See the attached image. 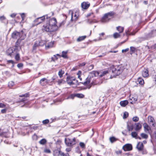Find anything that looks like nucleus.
Instances as JSON below:
<instances>
[{"instance_id":"obj_54","label":"nucleus","mask_w":156,"mask_h":156,"mask_svg":"<svg viewBox=\"0 0 156 156\" xmlns=\"http://www.w3.org/2000/svg\"><path fill=\"white\" fill-rule=\"evenodd\" d=\"M49 122V120L48 119H46L45 120H44L42 121V123L44 124H47Z\"/></svg>"},{"instance_id":"obj_46","label":"nucleus","mask_w":156,"mask_h":156,"mask_svg":"<svg viewBox=\"0 0 156 156\" xmlns=\"http://www.w3.org/2000/svg\"><path fill=\"white\" fill-rule=\"evenodd\" d=\"M15 53L16 54V55L15 56V59L16 60L18 61L20 59V55L19 53H17V52Z\"/></svg>"},{"instance_id":"obj_58","label":"nucleus","mask_w":156,"mask_h":156,"mask_svg":"<svg viewBox=\"0 0 156 156\" xmlns=\"http://www.w3.org/2000/svg\"><path fill=\"white\" fill-rule=\"evenodd\" d=\"M0 136L6 137V133L4 132H2L0 133Z\"/></svg>"},{"instance_id":"obj_38","label":"nucleus","mask_w":156,"mask_h":156,"mask_svg":"<svg viewBox=\"0 0 156 156\" xmlns=\"http://www.w3.org/2000/svg\"><path fill=\"white\" fill-rule=\"evenodd\" d=\"M64 73V71L62 69L60 70L58 73V75L60 78H62L63 76V75Z\"/></svg>"},{"instance_id":"obj_60","label":"nucleus","mask_w":156,"mask_h":156,"mask_svg":"<svg viewBox=\"0 0 156 156\" xmlns=\"http://www.w3.org/2000/svg\"><path fill=\"white\" fill-rule=\"evenodd\" d=\"M21 17L22 19V20H23L25 19V16L24 13H22L20 14Z\"/></svg>"},{"instance_id":"obj_53","label":"nucleus","mask_w":156,"mask_h":156,"mask_svg":"<svg viewBox=\"0 0 156 156\" xmlns=\"http://www.w3.org/2000/svg\"><path fill=\"white\" fill-rule=\"evenodd\" d=\"M4 108V109L1 110V112L2 113H6V111L7 110V109L8 108Z\"/></svg>"},{"instance_id":"obj_24","label":"nucleus","mask_w":156,"mask_h":156,"mask_svg":"<svg viewBox=\"0 0 156 156\" xmlns=\"http://www.w3.org/2000/svg\"><path fill=\"white\" fill-rule=\"evenodd\" d=\"M54 44V41H51L47 44V45H45V47L46 49H48L52 48L53 47Z\"/></svg>"},{"instance_id":"obj_4","label":"nucleus","mask_w":156,"mask_h":156,"mask_svg":"<svg viewBox=\"0 0 156 156\" xmlns=\"http://www.w3.org/2000/svg\"><path fill=\"white\" fill-rule=\"evenodd\" d=\"M100 73L98 72L97 71H92L90 72L89 74L90 77H88L86 79V81L83 83H82V84H83L84 85H86L90 83L91 80L90 77H94L96 76H99V75Z\"/></svg>"},{"instance_id":"obj_2","label":"nucleus","mask_w":156,"mask_h":156,"mask_svg":"<svg viewBox=\"0 0 156 156\" xmlns=\"http://www.w3.org/2000/svg\"><path fill=\"white\" fill-rule=\"evenodd\" d=\"M11 36L12 38L18 39L16 43V45H18L19 44V39H20V40H23L26 37V35L23 31L22 30L20 32L16 31H14L12 34Z\"/></svg>"},{"instance_id":"obj_27","label":"nucleus","mask_w":156,"mask_h":156,"mask_svg":"<svg viewBox=\"0 0 156 156\" xmlns=\"http://www.w3.org/2000/svg\"><path fill=\"white\" fill-rule=\"evenodd\" d=\"M128 103V102L127 100L121 101L120 102V105L122 107L126 106Z\"/></svg>"},{"instance_id":"obj_59","label":"nucleus","mask_w":156,"mask_h":156,"mask_svg":"<svg viewBox=\"0 0 156 156\" xmlns=\"http://www.w3.org/2000/svg\"><path fill=\"white\" fill-rule=\"evenodd\" d=\"M130 49L132 53L134 52L135 50V48L133 47H130Z\"/></svg>"},{"instance_id":"obj_48","label":"nucleus","mask_w":156,"mask_h":156,"mask_svg":"<svg viewBox=\"0 0 156 156\" xmlns=\"http://www.w3.org/2000/svg\"><path fill=\"white\" fill-rule=\"evenodd\" d=\"M79 145L82 148H85V144H84V143L80 142L79 143Z\"/></svg>"},{"instance_id":"obj_21","label":"nucleus","mask_w":156,"mask_h":156,"mask_svg":"<svg viewBox=\"0 0 156 156\" xmlns=\"http://www.w3.org/2000/svg\"><path fill=\"white\" fill-rule=\"evenodd\" d=\"M143 143L142 142H139L137 145V148L139 151H141L143 148Z\"/></svg>"},{"instance_id":"obj_47","label":"nucleus","mask_w":156,"mask_h":156,"mask_svg":"<svg viewBox=\"0 0 156 156\" xmlns=\"http://www.w3.org/2000/svg\"><path fill=\"white\" fill-rule=\"evenodd\" d=\"M127 128L129 131H131L133 130L134 127H133V125H131L130 126H129L128 125Z\"/></svg>"},{"instance_id":"obj_64","label":"nucleus","mask_w":156,"mask_h":156,"mask_svg":"<svg viewBox=\"0 0 156 156\" xmlns=\"http://www.w3.org/2000/svg\"><path fill=\"white\" fill-rule=\"evenodd\" d=\"M94 66L93 65H90L88 67V69L91 70L93 69L94 68Z\"/></svg>"},{"instance_id":"obj_36","label":"nucleus","mask_w":156,"mask_h":156,"mask_svg":"<svg viewBox=\"0 0 156 156\" xmlns=\"http://www.w3.org/2000/svg\"><path fill=\"white\" fill-rule=\"evenodd\" d=\"M47 140L45 139H43L39 141V143L43 145L47 143Z\"/></svg>"},{"instance_id":"obj_37","label":"nucleus","mask_w":156,"mask_h":156,"mask_svg":"<svg viewBox=\"0 0 156 156\" xmlns=\"http://www.w3.org/2000/svg\"><path fill=\"white\" fill-rule=\"evenodd\" d=\"M59 56L60 57H61V55H60L59 54H57L56 55H54V56L55 58V59L54 58V57H52L51 58V61L55 62L56 60H57L58 59V58L56 56Z\"/></svg>"},{"instance_id":"obj_7","label":"nucleus","mask_w":156,"mask_h":156,"mask_svg":"<svg viewBox=\"0 0 156 156\" xmlns=\"http://www.w3.org/2000/svg\"><path fill=\"white\" fill-rule=\"evenodd\" d=\"M47 20V21H48V19ZM51 27H54L55 28V31H56L58 28V26L56 25V20L55 18H51L48 20V22L47 23Z\"/></svg>"},{"instance_id":"obj_28","label":"nucleus","mask_w":156,"mask_h":156,"mask_svg":"<svg viewBox=\"0 0 156 156\" xmlns=\"http://www.w3.org/2000/svg\"><path fill=\"white\" fill-rule=\"evenodd\" d=\"M36 42L37 44L39 46H42L44 45L45 43V41L43 40H41L40 41H36Z\"/></svg>"},{"instance_id":"obj_15","label":"nucleus","mask_w":156,"mask_h":156,"mask_svg":"<svg viewBox=\"0 0 156 156\" xmlns=\"http://www.w3.org/2000/svg\"><path fill=\"white\" fill-rule=\"evenodd\" d=\"M62 152L61 151L59 148L55 149L53 151V155L54 156H59L61 155V153Z\"/></svg>"},{"instance_id":"obj_19","label":"nucleus","mask_w":156,"mask_h":156,"mask_svg":"<svg viewBox=\"0 0 156 156\" xmlns=\"http://www.w3.org/2000/svg\"><path fill=\"white\" fill-rule=\"evenodd\" d=\"M143 125L145 131L146 132H149L151 129L150 126L146 123H144Z\"/></svg>"},{"instance_id":"obj_5","label":"nucleus","mask_w":156,"mask_h":156,"mask_svg":"<svg viewBox=\"0 0 156 156\" xmlns=\"http://www.w3.org/2000/svg\"><path fill=\"white\" fill-rule=\"evenodd\" d=\"M50 17L48 16V15H44L41 17H38L34 21V25H37L42 23L45 20H48L49 18Z\"/></svg>"},{"instance_id":"obj_13","label":"nucleus","mask_w":156,"mask_h":156,"mask_svg":"<svg viewBox=\"0 0 156 156\" xmlns=\"http://www.w3.org/2000/svg\"><path fill=\"white\" fill-rule=\"evenodd\" d=\"M75 79V78L73 76H69L66 78V82L70 86L72 85L73 81Z\"/></svg>"},{"instance_id":"obj_11","label":"nucleus","mask_w":156,"mask_h":156,"mask_svg":"<svg viewBox=\"0 0 156 156\" xmlns=\"http://www.w3.org/2000/svg\"><path fill=\"white\" fill-rule=\"evenodd\" d=\"M122 148L125 151H130L132 149V146L131 144H128L124 145Z\"/></svg>"},{"instance_id":"obj_56","label":"nucleus","mask_w":156,"mask_h":156,"mask_svg":"<svg viewBox=\"0 0 156 156\" xmlns=\"http://www.w3.org/2000/svg\"><path fill=\"white\" fill-rule=\"evenodd\" d=\"M96 84V83H94V82H92L91 83H90V85H89V86L87 87V88H88V89H90V88L91 87V86H92V85H95V84Z\"/></svg>"},{"instance_id":"obj_43","label":"nucleus","mask_w":156,"mask_h":156,"mask_svg":"<svg viewBox=\"0 0 156 156\" xmlns=\"http://www.w3.org/2000/svg\"><path fill=\"white\" fill-rule=\"evenodd\" d=\"M108 71L107 70H105L101 74L100 73L99 75V76L100 77H102L108 73Z\"/></svg>"},{"instance_id":"obj_57","label":"nucleus","mask_w":156,"mask_h":156,"mask_svg":"<svg viewBox=\"0 0 156 156\" xmlns=\"http://www.w3.org/2000/svg\"><path fill=\"white\" fill-rule=\"evenodd\" d=\"M32 138H33V139L34 140H37V136L36 134H34Z\"/></svg>"},{"instance_id":"obj_45","label":"nucleus","mask_w":156,"mask_h":156,"mask_svg":"<svg viewBox=\"0 0 156 156\" xmlns=\"http://www.w3.org/2000/svg\"><path fill=\"white\" fill-rule=\"evenodd\" d=\"M110 140L112 143H113L116 141L117 140V139L114 137H112L110 138Z\"/></svg>"},{"instance_id":"obj_25","label":"nucleus","mask_w":156,"mask_h":156,"mask_svg":"<svg viewBox=\"0 0 156 156\" xmlns=\"http://www.w3.org/2000/svg\"><path fill=\"white\" fill-rule=\"evenodd\" d=\"M68 52V51H63L62 52V55H61V57H63L64 58H68L67 54Z\"/></svg>"},{"instance_id":"obj_26","label":"nucleus","mask_w":156,"mask_h":156,"mask_svg":"<svg viewBox=\"0 0 156 156\" xmlns=\"http://www.w3.org/2000/svg\"><path fill=\"white\" fill-rule=\"evenodd\" d=\"M79 85L78 80H76L75 78V79L73 81L72 85L73 87H77V85Z\"/></svg>"},{"instance_id":"obj_12","label":"nucleus","mask_w":156,"mask_h":156,"mask_svg":"<svg viewBox=\"0 0 156 156\" xmlns=\"http://www.w3.org/2000/svg\"><path fill=\"white\" fill-rule=\"evenodd\" d=\"M148 123L154 127L155 122L154 118L151 116H149L148 117Z\"/></svg>"},{"instance_id":"obj_18","label":"nucleus","mask_w":156,"mask_h":156,"mask_svg":"<svg viewBox=\"0 0 156 156\" xmlns=\"http://www.w3.org/2000/svg\"><path fill=\"white\" fill-rule=\"evenodd\" d=\"M134 126L135 127H134V129L136 131L139 130L142 127L141 124L139 122L135 123L134 124Z\"/></svg>"},{"instance_id":"obj_23","label":"nucleus","mask_w":156,"mask_h":156,"mask_svg":"<svg viewBox=\"0 0 156 156\" xmlns=\"http://www.w3.org/2000/svg\"><path fill=\"white\" fill-rule=\"evenodd\" d=\"M38 47L39 46L35 42L33 46L32 52L34 53H36V50Z\"/></svg>"},{"instance_id":"obj_20","label":"nucleus","mask_w":156,"mask_h":156,"mask_svg":"<svg viewBox=\"0 0 156 156\" xmlns=\"http://www.w3.org/2000/svg\"><path fill=\"white\" fill-rule=\"evenodd\" d=\"M142 76L144 77H147L149 75L148 71L147 69H144L142 71Z\"/></svg>"},{"instance_id":"obj_33","label":"nucleus","mask_w":156,"mask_h":156,"mask_svg":"<svg viewBox=\"0 0 156 156\" xmlns=\"http://www.w3.org/2000/svg\"><path fill=\"white\" fill-rule=\"evenodd\" d=\"M0 108H9V106L7 104L0 103Z\"/></svg>"},{"instance_id":"obj_40","label":"nucleus","mask_w":156,"mask_h":156,"mask_svg":"<svg viewBox=\"0 0 156 156\" xmlns=\"http://www.w3.org/2000/svg\"><path fill=\"white\" fill-rule=\"evenodd\" d=\"M137 99V96H135L134 97H133L131 98L130 99V100H133L132 102H131V103L132 104H133L134 102L136 101Z\"/></svg>"},{"instance_id":"obj_14","label":"nucleus","mask_w":156,"mask_h":156,"mask_svg":"<svg viewBox=\"0 0 156 156\" xmlns=\"http://www.w3.org/2000/svg\"><path fill=\"white\" fill-rule=\"evenodd\" d=\"M90 5V4L88 2H83L81 4V7L83 9H87Z\"/></svg>"},{"instance_id":"obj_22","label":"nucleus","mask_w":156,"mask_h":156,"mask_svg":"<svg viewBox=\"0 0 156 156\" xmlns=\"http://www.w3.org/2000/svg\"><path fill=\"white\" fill-rule=\"evenodd\" d=\"M29 96V93H27L22 95H20V97H24V98H23L21 100H20L21 101L24 102L27 100L26 97H28Z\"/></svg>"},{"instance_id":"obj_31","label":"nucleus","mask_w":156,"mask_h":156,"mask_svg":"<svg viewBox=\"0 0 156 156\" xmlns=\"http://www.w3.org/2000/svg\"><path fill=\"white\" fill-rule=\"evenodd\" d=\"M131 136L135 138L136 139H141V138L139 136H137V133L135 132H132L131 133Z\"/></svg>"},{"instance_id":"obj_42","label":"nucleus","mask_w":156,"mask_h":156,"mask_svg":"<svg viewBox=\"0 0 156 156\" xmlns=\"http://www.w3.org/2000/svg\"><path fill=\"white\" fill-rule=\"evenodd\" d=\"M76 96L78 98H83L84 97V95L82 94L78 93L76 94Z\"/></svg>"},{"instance_id":"obj_29","label":"nucleus","mask_w":156,"mask_h":156,"mask_svg":"<svg viewBox=\"0 0 156 156\" xmlns=\"http://www.w3.org/2000/svg\"><path fill=\"white\" fill-rule=\"evenodd\" d=\"M6 17L4 16H0V21L4 23H6Z\"/></svg>"},{"instance_id":"obj_16","label":"nucleus","mask_w":156,"mask_h":156,"mask_svg":"<svg viewBox=\"0 0 156 156\" xmlns=\"http://www.w3.org/2000/svg\"><path fill=\"white\" fill-rule=\"evenodd\" d=\"M155 35H156V30H153L148 34L147 36V38H150L152 37H154Z\"/></svg>"},{"instance_id":"obj_49","label":"nucleus","mask_w":156,"mask_h":156,"mask_svg":"<svg viewBox=\"0 0 156 156\" xmlns=\"http://www.w3.org/2000/svg\"><path fill=\"white\" fill-rule=\"evenodd\" d=\"M141 136L144 138L147 139L148 137V136L146 134L144 133H142L141 134Z\"/></svg>"},{"instance_id":"obj_39","label":"nucleus","mask_w":156,"mask_h":156,"mask_svg":"<svg viewBox=\"0 0 156 156\" xmlns=\"http://www.w3.org/2000/svg\"><path fill=\"white\" fill-rule=\"evenodd\" d=\"M113 37L114 38H117L119 37H120V35L119 33L115 32L113 34Z\"/></svg>"},{"instance_id":"obj_8","label":"nucleus","mask_w":156,"mask_h":156,"mask_svg":"<svg viewBox=\"0 0 156 156\" xmlns=\"http://www.w3.org/2000/svg\"><path fill=\"white\" fill-rule=\"evenodd\" d=\"M65 142L66 144L68 147H71L76 144V139L74 138L73 139L66 138Z\"/></svg>"},{"instance_id":"obj_50","label":"nucleus","mask_w":156,"mask_h":156,"mask_svg":"<svg viewBox=\"0 0 156 156\" xmlns=\"http://www.w3.org/2000/svg\"><path fill=\"white\" fill-rule=\"evenodd\" d=\"M139 118L137 116H135L133 118V120L135 122H137L138 121Z\"/></svg>"},{"instance_id":"obj_55","label":"nucleus","mask_w":156,"mask_h":156,"mask_svg":"<svg viewBox=\"0 0 156 156\" xmlns=\"http://www.w3.org/2000/svg\"><path fill=\"white\" fill-rule=\"evenodd\" d=\"M75 97H76V94H71L70 96H69L68 97V98H71L72 99H73Z\"/></svg>"},{"instance_id":"obj_35","label":"nucleus","mask_w":156,"mask_h":156,"mask_svg":"<svg viewBox=\"0 0 156 156\" xmlns=\"http://www.w3.org/2000/svg\"><path fill=\"white\" fill-rule=\"evenodd\" d=\"M86 37V36H83L79 37L77 39V41L78 42L84 40Z\"/></svg>"},{"instance_id":"obj_32","label":"nucleus","mask_w":156,"mask_h":156,"mask_svg":"<svg viewBox=\"0 0 156 156\" xmlns=\"http://www.w3.org/2000/svg\"><path fill=\"white\" fill-rule=\"evenodd\" d=\"M124 28L123 27L118 26L116 27V30L119 31V33H122L124 30Z\"/></svg>"},{"instance_id":"obj_3","label":"nucleus","mask_w":156,"mask_h":156,"mask_svg":"<svg viewBox=\"0 0 156 156\" xmlns=\"http://www.w3.org/2000/svg\"><path fill=\"white\" fill-rule=\"evenodd\" d=\"M115 13L113 12H110L105 13L101 20V22L102 23H106L113 17Z\"/></svg>"},{"instance_id":"obj_52","label":"nucleus","mask_w":156,"mask_h":156,"mask_svg":"<svg viewBox=\"0 0 156 156\" xmlns=\"http://www.w3.org/2000/svg\"><path fill=\"white\" fill-rule=\"evenodd\" d=\"M23 64L22 63H19L17 65V67L19 69H21L23 68Z\"/></svg>"},{"instance_id":"obj_62","label":"nucleus","mask_w":156,"mask_h":156,"mask_svg":"<svg viewBox=\"0 0 156 156\" xmlns=\"http://www.w3.org/2000/svg\"><path fill=\"white\" fill-rule=\"evenodd\" d=\"M44 152L46 153H51V151L49 149H45L44 150Z\"/></svg>"},{"instance_id":"obj_34","label":"nucleus","mask_w":156,"mask_h":156,"mask_svg":"<svg viewBox=\"0 0 156 156\" xmlns=\"http://www.w3.org/2000/svg\"><path fill=\"white\" fill-rule=\"evenodd\" d=\"M137 81L141 85H143L144 83V80L141 78L139 77L137 79Z\"/></svg>"},{"instance_id":"obj_9","label":"nucleus","mask_w":156,"mask_h":156,"mask_svg":"<svg viewBox=\"0 0 156 156\" xmlns=\"http://www.w3.org/2000/svg\"><path fill=\"white\" fill-rule=\"evenodd\" d=\"M55 27H51L48 23L43 26L42 30L43 31H45L47 32H52L55 31Z\"/></svg>"},{"instance_id":"obj_61","label":"nucleus","mask_w":156,"mask_h":156,"mask_svg":"<svg viewBox=\"0 0 156 156\" xmlns=\"http://www.w3.org/2000/svg\"><path fill=\"white\" fill-rule=\"evenodd\" d=\"M115 152L117 155H119L121 154L122 152V151L121 150H118L115 151Z\"/></svg>"},{"instance_id":"obj_44","label":"nucleus","mask_w":156,"mask_h":156,"mask_svg":"<svg viewBox=\"0 0 156 156\" xmlns=\"http://www.w3.org/2000/svg\"><path fill=\"white\" fill-rule=\"evenodd\" d=\"M14 85V82L12 81H11L9 82L8 83V86L9 87L11 88H12Z\"/></svg>"},{"instance_id":"obj_30","label":"nucleus","mask_w":156,"mask_h":156,"mask_svg":"<svg viewBox=\"0 0 156 156\" xmlns=\"http://www.w3.org/2000/svg\"><path fill=\"white\" fill-rule=\"evenodd\" d=\"M27 129H33L34 130H36L38 129V126L34 125L33 126H27Z\"/></svg>"},{"instance_id":"obj_1","label":"nucleus","mask_w":156,"mask_h":156,"mask_svg":"<svg viewBox=\"0 0 156 156\" xmlns=\"http://www.w3.org/2000/svg\"><path fill=\"white\" fill-rule=\"evenodd\" d=\"M124 69V67L121 66H111L109 72L113 73V75L112 77V76H111V78L120 74L123 72Z\"/></svg>"},{"instance_id":"obj_63","label":"nucleus","mask_w":156,"mask_h":156,"mask_svg":"<svg viewBox=\"0 0 156 156\" xmlns=\"http://www.w3.org/2000/svg\"><path fill=\"white\" fill-rule=\"evenodd\" d=\"M61 156H69V154L68 153L64 154V153L62 152L61 153Z\"/></svg>"},{"instance_id":"obj_6","label":"nucleus","mask_w":156,"mask_h":156,"mask_svg":"<svg viewBox=\"0 0 156 156\" xmlns=\"http://www.w3.org/2000/svg\"><path fill=\"white\" fill-rule=\"evenodd\" d=\"M17 45H16L14 47L9 48L7 51L6 53L8 55L11 56L18 51V47Z\"/></svg>"},{"instance_id":"obj_51","label":"nucleus","mask_w":156,"mask_h":156,"mask_svg":"<svg viewBox=\"0 0 156 156\" xmlns=\"http://www.w3.org/2000/svg\"><path fill=\"white\" fill-rule=\"evenodd\" d=\"M128 116V113L127 112H125L124 113L123 118L124 119L126 118Z\"/></svg>"},{"instance_id":"obj_17","label":"nucleus","mask_w":156,"mask_h":156,"mask_svg":"<svg viewBox=\"0 0 156 156\" xmlns=\"http://www.w3.org/2000/svg\"><path fill=\"white\" fill-rule=\"evenodd\" d=\"M48 81L47 79L45 78H43L41 79L40 81V84L43 86L46 85L48 84Z\"/></svg>"},{"instance_id":"obj_41","label":"nucleus","mask_w":156,"mask_h":156,"mask_svg":"<svg viewBox=\"0 0 156 156\" xmlns=\"http://www.w3.org/2000/svg\"><path fill=\"white\" fill-rule=\"evenodd\" d=\"M87 22L89 24H92L94 23L97 22V21L96 20H91L89 19L87 20Z\"/></svg>"},{"instance_id":"obj_10","label":"nucleus","mask_w":156,"mask_h":156,"mask_svg":"<svg viewBox=\"0 0 156 156\" xmlns=\"http://www.w3.org/2000/svg\"><path fill=\"white\" fill-rule=\"evenodd\" d=\"M69 14H70L71 16V21L73 22H75L78 19L79 15L77 12H73L72 10H70L69 12Z\"/></svg>"}]
</instances>
